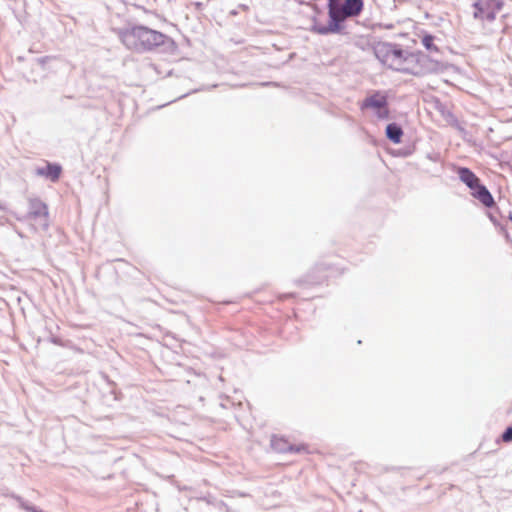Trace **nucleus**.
Returning a JSON list of instances; mask_svg holds the SVG:
<instances>
[{"instance_id": "obj_5", "label": "nucleus", "mask_w": 512, "mask_h": 512, "mask_svg": "<svg viewBox=\"0 0 512 512\" xmlns=\"http://www.w3.org/2000/svg\"><path fill=\"white\" fill-rule=\"evenodd\" d=\"M361 109L373 110L378 119H387L389 117L387 97L380 91H377L365 98L361 104Z\"/></svg>"}, {"instance_id": "obj_9", "label": "nucleus", "mask_w": 512, "mask_h": 512, "mask_svg": "<svg viewBox=\"0 0 512 512\" xmlns=\"http://www.w3.org/2000/svg\"><path fill=\"white\" fill-rule=\"evenodd\" d=\"M458 176L460 180L465 183L471 190L480 184L479 178L468 168H459Z\"/></svg>"}, {"instance_id": "obj_8", "label": "nucleus", "mask_w": 512, "mask_h": 512, "mask_svg": "<svg viewBox=\"0 0 512 512\" xmlns=\"http://www.w3.org/2000/svg\"><path fill=\"white\" fill-rule=\"evenodd\" d=\"M472 195L486 207H492L494 205V199L491 193L481 184L472 190Z\"/></svg>"}, {"instance_id": "obj_13", "label": "nucleus", "mask_w": 512, "mask_h": 512, "mask_svg": "<svg viewBox=\"0 0 512 512\" xmlns=\"http://www.w3.org/2000/svg\"><path fill=\"white\" fill-rule=\"evenodd\" d=\"M502 440L504 442L512 441V427H508L502 434Z\"/></svg>"}, {"instance_id": "obj_10", "label": "nucleus", "mask_w": 512, "mask_h": 512, "mask_svg": "<svg viewBox=\"0 0 512 512\" xmlns=\"http://www.w3.org/2000/svg\"><path fill=\"white\" fill-rule=\"evenodd\" d=\"M271 445L273 449L278 452H300L301 450H304V446H293L288 444L285 440L276 437L272 438Z\"/></svg>"}, {"instance_id": "obj_7", "label": "nucleus", "mask_w": 512, "mask_h": 512, "mask_svg": "<svg viewBox=\"0 0 512 512\" xmlns=\"http://www.w3.org/2000/svg\"><path fill=\"white\" fill-rule=\"evenodd\" d=\"M61 170L59 165L48 163L45 166L37 167L35 173L38 176L49 178L51 181L55 182L59 179Z\"/></svg>"}, {"instance_id": "obj_1", "label": "nucleus", "mask_w": 512, "mask_h": 512, "mask_svg": "<svg viewBox=\"0 0 512 512\" xmlns=\"http://www.w3.org/2000/svg\"><path fill=\"white\" fill-rule=\"evenodd\" d=\"M374 54L383 65L390 69L412 75H420L424 72L421 64L424 57L404 50L396 44L379 42L374 46Z\"/></svg>"}, {"instance_id": "obj_12", "label": "nucleus", "mask_w": 512, "mask_h": 512, "mask_svg": "<svg viewBox=\"0 0 512 512\" xmlns=\"http://www.w3.org/2000/svg\"><path fill=\"white\" fill-rule=\"evenodd\" d=\"M422 45L428 50V51H437V47L434 45V37L431 35H425L422 38Z\"/></svg>"}, {"instance_id": "obj_6", "label": "nucleus", "mask_w": 512, "mask_h": 512, "mask_svg": "<svg viewBox=\"0 0 512 512\" xmlns=\"http://www.w3.org/2000/svg\"><path fill=\"white\" fill-rule=\"evenodd\" d=\"M27 218L39 220V225L46 229L48 227V208L40 199L34 198L29 201V212Z\"/></svg>"}, {"instance_id": "obj_3", "label": "nucleus", "mask_w": 512, "mask_h": 512, "mask_svg": "<svg viewBox=\"0 0 512 512\" xmlns=\"http://www.w3.org/2000/svg\"><path fill=\"white\" fill-rule=\"evenodd\" d=\"M119 38L126 48L136 52L150 51L168 40L165 34L145 26L120 30Z\"/></svg>"}, {"instance_id": "obj_14", "label": "nucleus", "mask_w": 512, "mask_h": 512, "mask_svg": "<svg viewBox=\"0 0 512 512\" xmlns=\"http://www.w3.org/2000/svg\"><path fill=\"white\" fill-rule=\"evenodd\" d=\"M22 507L24 509H26L27 511H31V512H43L42 510H37L36 508L30 507V506H27V505H24V504H22Z\"/></svg>"}, {"instance_id": "obj_11", "label": "nucleus", "mask_w": 512, "mask_h": 512, "mask_svg": "<svg viewBox=\"0 0 512 512\" xmlns=\"http://www.w3.org/2000/svg\"><path fill=\"white\" fill-rule=\"evenodd\" d=\"M403 135V131L399 125L396 123L388 124L386 127V136L393 143L398 144L401 142V137Z\"/></svg>"}, {"instance_id": "obj_4", "label": "nucleus", "mask_w": 512, "mask_h": 512, "mask_svg": "<svg viewBox=\"0 0 512 512\" xmlns=\"http://www.w3.org/2000/svg\"><path fill=\"white\" fill-rule=\"evenodd\" d=\"M501 0H477L473 7V16L475 19L493 21L496 13L502 8Z\"/></svg>"}, {"instance_id": "obj_2", "label": "nucleus", "mask_w": 512, "mask_h": 512, "mask_svg": "<svg viewBox=\"0 0 512 512\" xmlns=\"http://www.w3.org/2000/svg\"><path fill=\"white\" fill-rule=\"evenodd\" d=\"M362 9L363 0H329V24H315L312 27V30L321 35L339 33L342 29L341 23L345 21L347 18L358 16Z\"/></svg>"}]
</instances>
